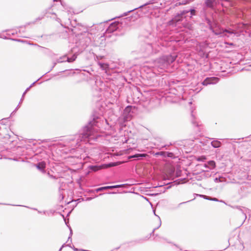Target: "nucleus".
<instances>
[{
  "instance_id": "f257e3e1",
  "label": "nucleus",
  "mask_w": 251,
  "mask_h": 251,
  "mask_svg": "<svg viewBox=\"0 0 251 251\" xmlns=\"http://www.w3.org/2000/svg\"><path fill=\"white\" fill-rule=\"evenodd\" d=\"M99 128L98 118H94L83 127L81 133L70 137L67 141L68 142H72V147L81 146L80 142L92 144V141H95L100 136L98 132Z\"/></svg>"
},
{
  "instance_id": "f03ea898",
  "label": "nucleus",
  "mask_w": 251,
  "mask_h": 251,
  "mask_svg": "<svg viewBox=\"0 0 251 251\" xmlns=\"http://www.w3.org/2000/svg\"><path fill=\"white\" fill-rule=\"evenodd\" d=\"M176 58L175 55H167L157 59L145 67L151 68L154 74H159L165 71L169 65Z\"/></svg>"
},
{
  "instance_id": "7ed1b4c3",
  "label": "nucleus",
  "mask_w": 251,
  "mask_h": 251,
  "mask_svg": "<svg viewBox=\"0 0 251 251\" xmlns=\"http://www.w3.org/2000/svg\"><path fill=\"white\" fill-rule=\"evenodd\" d=\"M189 12V11L187 10H183L181 11L180 14H177L169 22V25H172L173 26L178 28H180L183 26L189 29H191V25L187 23L183 22L184 18L185 17V15Z\"/></svg>"
},
{
  "instance_id": "20e7f679",
  "label": "nucleus",
  "mask_w": 251,
  "mask_h": 251,
  "mask_svg": "<svg viewBox=\"0 0 251 251\" xmlns=\"http://www.w3.org/2000/svg\"><path fill=\"white\" fill-rule=\"evenodd\" d=\"M210 29L215 35H221L223 34L225 32L230 33V34H235L236 32L233 30H224L221 27H220L217 24H215L214 25H210Z\"/></svg>"
},
{
  "instance_id": "39448f33",
  "label": "nucleus",
  "mask_w": 251,
  "mask_h": 251,
  "mask_svg": "<svg viewBox=\"0 0 251 251\" xmlns=\"http://www.w3.org/2000/svg\"><path fill=\"white\" fill-rule=\"evenodd\" d=\"M219 79L216 77H207L202 83L203 85L214 84L219 81Z\"/></svg>"
},
{
  "instance_id": "423d86ee",
  "label": "nucleus",
  "mask_w": 251,
  "mask_h": 251,
  "mask_svg": "<svg viewBox=\"0 0 251 251\" xmlns=\"http://www.w3.org/2000/svg\"><path fill=\"white\" fill-rule=\"evenodd\" d=\"M118 23L114 22L110 25L106 30V32L107 33H111L115 30L118 28Z\"/></svg>"
},
{
  "instance_id": "0eeeda50",
  "label": "nucleus",
  "mask_w": 251,
  "mask_h": 251,
  "mask_svg": "<svg viewBox=\"0 0 251 251\" xmlns=\"http://www.w3.org/2000/svg\"><path fill=\"white\" fill-rule=\"evenodd\" d=\"M218 2V0H205V4L206 7L213 8Z\"/></svg>"
},
{
  "instance_id": "6e6552de",
  "label": "nucleus",
  "mask_w": 251,
  "mask_h": 251,
  "mask_svg": "<svg viewBox=\"0 0 251 251\" xmlns=\"http://www.w3.org/2000/svg\"><path fill=\"white\" fill-rule=\"evenodd\" d=\"M121 186H122V185H117L101 187L97 188L96 190V191L97 192H99V191H101L107 190V189H112L113 188H120V187H121Z\"/></svg>"
},
{
  "instance_id": "1a4fd4ad",
  "label": "nucleus",
  "mask_w": 251,
  "mask_h": 251,
  "mask_svg": "<svg viewBox=\"0 0 251 251\" xmlns=\"http://www.w3.org/2000/svg\"><path fill=\"white\" fill-rule=\"evenodd\" d=\"M203 166L206 169H212L215 167V162L214 161H209L207 163H205Z\"/></svg>"
},
{
  "instance_id": "9d476101",
  "label": "nucleus",
  "mask_w": 251,
  "mask_h": 251,
  "mask_svg": "<svg viewBox=\"0 0 251 251\" xmlns=\"http://www.w3.org/2000/svg\"><path fill=\"white\" fill-rule=\"evenodd\" d=\"M211 146L214 148H219L221 145L220 141L217 139H214L211 143Z\"/></svg>"
},
{
  "instance_id": "9b49d317",
  "label": "nucleus",
  "mask_w": 251,
  "mask_h": 251,
  "mask_svg": "<svg viewBox=\"0 0 251 251\" xmlns=\"http://www.w3.org/2000/svg\"><path fill=\"white\" fill-rule=\"evenodd\" d=\"M236 207L243 213V214L244 215L245 219H246L247 218L246 213L248 211H249V209L245 207H243V208L238 206H237Z\"/></svg>"
},
{
  "instance_id": "f8f14e48",
  "label": "nucleus",
  "mask_w": 251,
  "mask_h": 251,
  "mask_svg": "<svg viewBox=\"0 0 251 251\" xmlns=\"http://www.w3.org/2000/svg\"><path fill=\"white\" fill-rule=\"evenodd\" d=\"M99 65L104 70H106L109 68V65L107 63H99Z\"/></svg>"
},
{
  "instance_id": "ddd939ff",
  "label": "nucleus",
  "mask_w": 251,
  "mask_h": 251,
  "mask_svg": "<svg viewBox=\"0 0 251 251\" xmlns=\"http://www.w3.org/2000/svg\"><path fill=\"white\" fill-rule=\"evenodd\" d=\"M65 58H67V61L68 62H72L75 60V59L76 58V55L74 54L71 57L65 56Z\"/></svg>"
},
{
  "instance_id": "4468645a",
  "label": "nucleus",
  "mask_w": 251,
  "mask_h": 251,
  "mask_svg": "<svg viewBox=\"0 0 251 251\" xmlns=\"http://www.w3.org/2000/svg\"><path fill=\"white\" fill-rule=\"evenodd\" d=\"M146 156H147L146 154H136L134 155L129 156V158L143 157H146Z\"/></svg>"
},
{
  "instance_id": "2eb2a0df",
  "label": "nucleus",
  "mask_w": 251,
  "mask_h": 251,
  "mask_svg": "<svg viewBox=\"0 0 251 251\" xmlns=\"http://www.w3.org/2000/svg\"><path fill=\"white\" fill-rule=\"evenodd\" d=\"M191 116L192 118V123H193V124L195 125L196 126H199V123L195 121L194 115L193 112L191 114Z\"/></svg>"
},
{
  "instance_id": "dca6fc26",
  "label": "nucleus",
  "mask_w": 251,
  "mask_h": 251,
  "mask_svg": "<svg viewBox=\"0 0 251 251\" xmlns=\"http://www.w3.org/2000/svg\"><path fill=\"white\" fill-rule=\"evenodd\" d=\"M132 107L130 106H127L124 110V113L126 114V113H129Z\"/></svg>"
},
{
  "instance_id": "f3484780",
  "label": "nucleus",
  "mask_w": 251,
  "mask_h": 251,
  "mask_svg": "<svg viewBox=\"0 0 251 251\" xmlns=\"http://www.w3.org/2000/svg\"><path fill=\"white\" fill-rule=\"evenodd\" d=\"M38 167L39 169H44L46 167V163L45 162H42L39 163Z\"/></svg>"
},
{
  "instance_id": "a211bd4d",
  "label": "nucleus",
  "mask_w": 251,
  "mask_h": 251,
  "mask_svg": "<svg viewBox=\"0 0 251 251\" xmlns=\"http://www.w3.org/2000/svg\"><path fill=\"white\" fill-rule=\"evenodd\" d=\"M158 217V218H159V224H158V226H157L156 228H154V229H153V231H152V233H153V232H154L156 228H158L159 227H160V226H161V222L160 218L159 217Z\"/></svg>"
},
{
  "instance_id": "6ab92c4d",
  "label": "nucleus",
  "mask_w": 251,
  "mask_h": 251,
  "mask_svg": "<svg viewBox=\"0 0 251 251\" xmlns=\"http://www.w3.org/2000/svg\"><path fill=\"white\" fill-rule=\"evenodd\" d=\"M166 153V152H165L160 151V152H158L156 153V154L160 155H162V156H165Z\"/></svg>"
},
{
  "instance_id": "aec40b11",
  "label": "nucleus",
  "mask_w": 251,
  "mask_h": 251,
  "mask_svg": "<svg viewBox=\"0 0 251 251\" xmlns=\"http://www.w3.org/2000/svg\"><path fill=\"white\" fill-rule=\"evenodd\" d=\"M206 199L207 200H211V201H218V200L215 198H209L208 197H206Z\"/></svg>"
},
{
  "instance_id": "412c9836",
  "label": "nucleus",
  "mask_w": 251,
  "mask_h": 251,
  "mask_svg": "<svg viewBox=\"0 0 251 251\" xmlns=\"http://www.w3.org/2000/svg\"><path fill=\"white\" fill-rule=\"evenodd\" d=\"M190 11L191 12V16L193 15H195V10L194 9H191L190 10Z\"/></svg>"
},
{
  "instance_id": "4be33fe9",
  "label": "nucleus",
  "mask_w": 251,
  "mask_h": 251,
  "mask_svg": "<svg viewBox=\"0 0 251 251\" xmlns=\"http://www.w3.org/2000/svg\"><path fill=\"white\" fill-rule=\"evenodd\" d=\"M137 8H134V9H132V10H130V11H128L127 13H125L124 14V15H125V16H126V15H127V14H128V13H129V12H131V11H133V10H135V9H137Z\"/></svg>"
},
{
  "instance_id": "5701e85b",
  "label": "nucleus",
  "mask_w": 251,
  "mask_h": 251,
  "mask_svg": "<svg viewBox=\"0 0 251 251\" xmlns=\"http://www.w3.org/2000/svg\"><path fill=\"white\" fill-rule=\"evenodd\" d=\"M72 235V229L70 228V236H69V239L70 238H71V237Z\"/></svg>"
},
{
  "instance_id": "b1692460",
  "label": "nucleus",
  "mask_w": 251,
  "mask_h": 251,
  "mask_svg": "<svg viewBox=\"0 0 251 251\" xmlns=\"http://www.w3.org/2000/svg\"><path fill=\"white\" fill-rule=\"evenodd\" d=\"M148 47H149V48L150 50H151V45H148Z\"/></svg>"
},
{
  "instance_id": "393cba45",
  "label": "nucleus",
  "mask_w": 251,
  "mask_h": 251,
  "mask_svg": "<svg viewBox=\"0 0 251 251\" xmlns=\"http://www.w3.org/2000/svg\"><path fill=\"white\" fill-rule=\"evenodd\" d=\"M93 167L95 168V169H94V171H97V170H98V169H96V168H97V167Z\"/></svg>"
},
{
  "instance_id": "a878e982",
  "label": "nucleus",
  "mask_w": 251,
  "mask_h": 251,
  "mask_svg": "<svg viewBox=\"0 0 251 251\" xmlns=\"http://www.w3.org/2000/svg\"><path fill=\"white\" fill-rule=\"evenodd\" d=\"M57 215L58 216L60 217H62V215H61L60 214H59V213H57Z\"/></svg>"
},
{
  "instance_id": "bb28decb",
  "label": "nucleus",
  "mask_w": 251,
  "mask_h": 251,
  "mask_svg": "<svg viewBox=\"0 0 251 251\" xmlns=\"http://www.w3.org/2000/svg\"><path fill=\"white\" fill-rule=\"evenodd\" d=\"M74 250L75 251H78V249H76V248H74Z\"/></svg>"
},
{
  "instance_id": "cd10ccee",
  "label": "nucleus",
  "mask_w": 251,
  "mask_h": 251,
  "mask_svg": "<svg viewBox=\"0 0 251 251\" xmlns=\"http://www.w3.org/2000/svg\"><path fill=\"white\" fill-rule=\"evenodd\" d=\"M172 153H168V156H170V154H172Z\"/></svg>"
},
{
  "instance_id": "c85d7f7f",
  "label": "nucleus",
  "mask_w": 251,
  "mask_h": 251,
  "mask_svg": "<svg viewBox=\"0 0 251 251\" xmlns=\"http://www.w3.org/2000/svg\"><path fill=\"white\" fill-rule=\"evenodd\" d=\"M63 247H64V245H63L62 246V247L59 249V251H60L62 250V248H63Z\"/></svg>"
},
{
  "instance_id": "c756f323",
  "label": "nucleus",
  "mask_w": 251,
  "mask_h": 251,
  "mask_svg": "<svg viewBox=\"0 0 251 251\" xmlns=\"http://www.w3.org/2000/svg\"><path fill=\"white\" fill-rule=\"evenodd\" d=\"M186 3L185 2V3H183V2H182L181 3V4H185ZM180 4V3H179Z\"/></svg>"
},
{
  "instance_id": "7c9ffc66",
  "label": "nucleus",
  "mask_w": 251,
  "mask_h": 251,
  "mask_svg": "<svg viewBox=\"0 0 251 251\" xmlns=\"http://www.w3.org/2000/svg\"><path fill=\"white\" fill-rule=\"evenodd\" d=\"M215 180H216V181H218V178H216L215 179Z\"/></svg>"
},
{
  "instance_id": "2f4dec72",
  "label": "nucleus",
  "mask_w": 251,
  "mask_h": 251,
  "mask_svg": "<svg viewBox=\"0 0 251 251\" xmlns=\"http://www.w3.org/2000/svg\"><path fill=\"white\" fill-rule=\"evenodd\" d=\"M61 218H63V219H64V217H63V216H62Z\"/></svg>"
},
{
  "instance_id": "473e14b6",
  "label": "nucleus",
  "mask_w": 251,
  "mask_h": 251,
  "mask_svg": "<svg viewBox=\"0 0 251 251\" xmlns=\"http://www.w3.org/2000/svg\"><path fill=\"white\" fill-rule=\"evenodd\" d=\"M57 0H53V1H57Z\"/></svg>"
}]
</instances>
